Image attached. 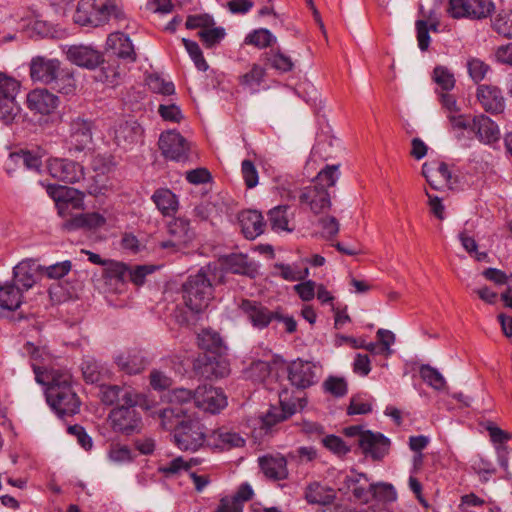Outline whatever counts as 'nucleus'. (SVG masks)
<instances>
[{"mask_svg": "<svg viewBox=\"0 0 512 512\" xmlns=\"http://www.w3.org/2000/svg\"><path fill=\"white\" fill-rule=\"evenodd\" d=\"M45 392L47 403L60 418L80 411L81 401L72 387V376L67 371L52 370Z\"/></svg>", "mask_w": 512, "mask_h": 512, "instance_id": "nucleus-1", "label": "nucleus"}, {"mask_svg": "<svg viewBox=\"0 0 512 512\" xmlns=\"http://www.w3.org/2000/svg\"><path fill=\"white\" fill-rule=\"evenodd\" d=\"M210 265L191 274L182 284L181 293L185 306L193 313L205 310L214 297V287L209 277Z\"/></svg>", "mask_w": 512, "mask_h": 512, "instance_id": "nucleus-2", "label": "nucleus"}, {"mask_svg": "<svg viewBox=\"0 0 512 512\" xmlns=\"http://www.w3.org/2000/svg\"><path fill=\"white\" fill-rule=\"evenodd\" d=\"M198 346L200 349L213 354V356H204L199 358L198 362L203 363L201 367V375L207 378L214 376L215 378H222L226 376L229 369L226 364H221L217 360V356L225 353L226 346L220 334L213 329H203L197 337Z\"/></svg>", "mask_w": 512, "mask_h": 512, "instance_id": "nucleus-3", "label": "nucleus"}, {"mask_svg": "<svg viewBox=\"0 0 512 512\" xmlns=\"http://www.w3.org/2000/svg\"><path fill=\"white\" fill-rule=\"evenodd\" d=\"M158 148L166 161L185 163L190 157V144L176 130H167L160 134Z\"/></svg>", "mask_w": 512, "mask_h": 512, "instance_id": "nucleus-4", "label": "nucleus"}, {"mask_svg": "<svg viewBox=\"0 0 512 512\" xmlns=\"http://www.w3.org/2000/svg\"><path fill=\"white\" fill-rule=\"evenodd\" d=\"M494 10L492 0H449L447 13L453 19L482 20Z\"/></svg>", "mask_w": 512, "mask_h": 512, "instance_id": "nucleus-5", "label": "nucleus"}, {"mask_svg": "<svg viewBox=\"0 0 512 512\" xmlns=\"http://www.w3.org/2000/svg\"><path fill=\"white\" fill-rule=\"evenodd\" d=\"M46 192L55 202L58 214L62 217L69 215L71 210L83 208L84 193L78 189L58 184H48Z\"/></svg>", "mask_w": 512, "mask_h": 512, "instance_id": "nucleus-6", "label": "nucleus"}, {"mask_svg": "<svg viewBox=\"0 0 512 512\" xmlns=\"http://www.w3.org/2000/svg\"><path fill=\"white\" fill-rule=\"evenodd\" d=\"M238 308L252 327L258 330L267 328L275 321V318L281 317V308L270 310L262 302L256 300L242 299Z\"/></svg>", "mask_w": 512, "mask_h": 512, "instance_id": "nucleus-7", "label": "nucleus"}, {"mask_svg": "<svg viewBox=\"0 0 512 512\" xmlns=\"http://www.w3.org/2000/svg\"><path fill=\"white\" fill-rule=\"evenodd\" d=\"M108 418L113 431L123 435L139 433L143 426L141 415L136 406L128 404L112 409Z\"/></svg>", "mask_w": 512, "mask_h": 512, "instance_id": "nucleus-8", "label": "nucleus"}, {"mask_svg": "<svg viewBox=\"0 0 512 512\" xmlns=\"http://www.w3.org/2000/svg\"><path fill=\"white\" fill-rule=\"evenodd\" d=\"M176 446L183 451H197L204 446V426L197 419L187 420L173 434Z\"/></svg>", "mask_w": 512, "mask_h": 512, "instance_id": "nucleus-9", "label": "nucleus"}, {"mask_svg": "<svg viewBox=\"0 0 512 512\" xmlns=\"http://www.w3.org/2000/svg\"><path fill=\"white\" fill-rule=\"evenodd\" d=\"M287 379L292 387L305 390L319 381V368L311 361L296 359L286 368Z\"/></svg>", "mask_w": 512, "mask_h": 512, "instance_id": "nucleus-10", "label": "nucleus"}, {"mask_svg": "<svg viewBox=\"0 0 512 512\" xmlns=\"http://www.w3.org/2000/svg\"><path fill=\"white\" fill-rule=\"evenodd\" d=\"M168 234L170 239L161 241L159 247L171 249L173 252H180L187 248L194 239V232L190 228V221L182 217L175 218L169 223Z\"/></svg>", "mask_w": 512, "mask_h": 512, "instance_id": "nucleus-11", "label": "nucleus"}, {"mask_svg": "<svg viewBox=\"0 0 512 512\" xmlns=\"http://www.w3.org/2000/svg\"><path fill=\"white\" fill-rule=\"evenodd\" d=\"M46 167L49 175L58 181L74 184L84 178L83 166L71 159L50 158Z\"/></svg>", "mask_w": 512, "mask_h": 512, "instance_id": "nucleus-12", "label": "nucleus"}, {"mask_svg": "<svg viewBox=\"0 0 512 512\" xmlns=\"http://www.w3.org/2000/svg\"><path fill=\"white\" fill-rule=\"evenodd\" d=\"M358 446L365 457L382 461L389 454L391 441L380 432L366 430L358 439Z\"/></svg>", "mask_w": 512, "mask_h": 512, "instance_id": "nucleus-13", "label": "nucleus"}, {"mask_svg": "<svg viewBox=\"0 0 512 512\" xmlns=\"http://www.w3.org/2000/svg\"><path fill=\"white\" fill-rule=\"evenodd\" d=\"M94 123L92 120L80 116L72 119L69 123L68 141L70 150L82 152L92 143V130Z\"/></svg>", "mask_w": 512, "mask_h": 512, "instance_id": "nucleus-14", "label": "nucleus"}, {"mask_svg": "<svg viewBox=\"0 0 512 512\" xmlns=\"http://www.w3.org/2000/svg\"><path fill=\"white\" fill-rule=\"evenodd\" d=\"M59 97L46 88H36L27 94L26 105L33 114L47 116L58 108Z\"/></svg>", "mask_w": 512, "mask_h": 512, "instance_id": "nucleus-15", "label": "nucleus"}, {"mask_svg": "<svg viewBox=\"0 0 512 512\" xmlns=\"http://www.w3.org/2000/svg\"><path fill=\"white\" fill-rule=\"evenodd\" d=\"M60 65L58 59L35 56L30 62V77L34 82L50 85L56 79V74L60 73Z\"/></svg>", "mask_w": 512, "mask_h": 512, "instance_id": "nucleus-16", "label": "nucleus"}, {"mask_svg": "<svg viewBox=\"0 0 512 512\" xmlns=\"http://www.w3.org/2000/svg\"><path fill=\"white\" fill-rule=\"evenodd\" d=\"M279 403L280 407L272 406L261 418L263 427L270 429L296 412V401L290 398L287 388L279 392Z\"/></svg>", "mask_w": 512, "mask_h": 512, "instance_id": "nucleus-17", "label": "nucleus"}, {"mask_svg": "<svg viewBox=\"0 0 512 512\" xmlns=\"http://www.w3.org/2000/svg\"><path fill=\"white\" fill-rule=\"evenodd\" d=\"M195 406L206 412L216 414L227 406V397L220 388L212 386L198 387L196 389Z\"/></svg>", "mask_w": 512, "mask_h": 512, "instance_id": "nucleus-18", "label": "nucleus"}, {"mask_svg": "<svg viewBox=\"0 0 512 512\" xmlns=\"http://www.w3.org/2000/svg\"><path fill=\"white\" fill-rule=\"evenodd\" d=\"M471 131L481 143L492 147H495L501 138L498 124L483 113L473 117Z\"/></svg>", "mask_w": 512, "mask_h": 512, "instance_id": "nucleus-19", "label": "nucleus"}, {"mask_svg": "<svg viewBox=\"0 0 512 512\" xmlns=\"http://www.w3.org/2000/svg\"><path fill=\"white\" fill-rule=\"evenodd\" d=\"M370 486L371 483L366 474L352 470L349 475L345 476L339 490L345 493L351 492L355 502L366 504L371 500Z\"/></svg>", "mask_w": 512, "mask_h": 512, "instance_id": "nucleus-20", "label": "nucleus"}, {"mask_svg": "<svg viewBox=\"0 0 512 512\" xmlns=\"http://www.w3.org/2000/svg\"><path fill=\"white\" fill-rule=\"evenodd\" d=\"M114 362L118 370L127 375L140 374L149 364L144 351L137 348L120 352L115 356Z\"/></svg>", "mask_w": 512, "mask_h": 512, "instance_id": "nucleus-21", "label": "nucleus"}, {"mask_svg": "<svg viewBox=\"0 0 512 512\" xmlns=\"http://www.w3.org/2000/svg\"><path fill=\"white\" fill-rule=\"evenodd\" d=\"M299 203L309 206L314 214H319L330 208L331 200L328 190L323 186H307L299 191Z\"/></svg>", "mask_w": 512, "mask_h": 512, "instance_id": "nucleus-22", "label": "nucleus"}, {"mask_svg": "<svg viewBox=\"0 0 512 512\" xmlns=\"http://www.w3.org/2000/svg\"><path fill=\"white\" fill-rule=\"evenodd\" d=\"M101 401L105 405L136 406L138 403V394L130 386L108 385L103 386L101 390Z\"/></svg>", "mask_w": 512, "mask_h": 512, "instance_id": "nucleus-23", "label": "nucleus"}, {"mask_svg": "<svg viewBox=\"0 0 512 512\" xmlns=\"http://www.w3.org/2000/svg\"><path fill=\"white\" fill-rule=\"evenodd\" d=\"M477 100L485 112L492 115L501 114L505 109V98L500 88L494 85H479Z\"/></svg>", "mask_w": 512, "mask_h": 512, "instance_id": "nucleus-24", "label": "nucleus"}, {"mask_svg": "<svg viewBox=\"0 0 512 512\" xmlns=\"http://www.w3.org/2000/svg\"><path fill=\"white\" fill-rule=\"evenodd\" d=\"M107 51L119 59L132 63L137 59L134 46L128 35L122 32L111 33L106 41Z\"/></svg>", "mask_w": 512, "mask_h": 512, "instance_id": "nucleus-25", "label": "nucleus"}, {"mask_svg": "<svg viewBox=\"0 0 512 512\" xmlns=\"http://www.w3.org/2000/svg\"><path fill=\"white\" fill-rule=\"evenodd\" d=\"M241 232L248 240H254L264 233L266 221L261 212L257 210H244L238 216Z\"/></svg>", "mask_w": 512, "mask_h": 512, "instance_id": "nucleus-26", "label": "nucleus"}, {"mask_svg": "<svg viewBox=\"0 0 512 512\" xmlns=\"http://www.w3.org/2000/svg\"><path fill=\"white\" fill-rule=\"evenodd\" d=\"M258 464L265 477L272 481L288 477L287 461L283 456L264 455L258 458Z\"/></svg>", "mask_w": 512, "mask_h": 512, "instance_id": "nucleus-27", "label": "nucleus"}, {"mask_svg": "<svg viewBox=\"0 0 512 512\" xmlns=\"http://www.w3.org/2000/svg\"><path fill=\"white\" fill-rule=\"evenodd\" d=\"M67 56L72 63L87 69H94L104 63L102 54L87 46H71Z\"/></svg>", "mask_w": 512, "mask_h": 512, "instance_id": "nucleus-28", "label": "nucleus"}, {"mask_svg": "<svg viewBox=\"0 0 512 512\" xmlns=\"http://www.w3.org/2000/svg\"><path fill=\"white\" fill-rule=\"evenodd\" d=\"M106 224V218L98 212H88L75 215L67 219L62 227L71 232L78 229L96 230Z\"/></svg>", "mask_w": 512, "mask_h": 512, "instance_id": "nucleus-29", "label": "nucleus"}, {"mask_svg": "<svg viewBox=\"0 0 512 512\" xmlns=\"http://www.w3.org/2000/svg\"><path fill=\"white\" fill-rule=\"evenodd\" d=\"M159 417L162 427L165 430L173 431V434L187 420L192 419L185 407L172 406L170 404L161 410Z\"/></svg>", "mask_w": 512, "mask_h": 512, "instance_id": "nucleus-30", "label": "nucleus"}, {"mask_svg": "<svg viewBox=\"0 0 512 512\" xmlns=\"http://www.w3.org/2000/svg\"><path fill=\"white\" fill-rule=\"evenodd\" d=\"M335 499V490L330 487L323 486L319 482H312L305 488V500L309 504L327 506L331 505Z\"/></svg>", "mask_w": 512, "mask_h": 512, "instance_id": "nucleus-31", "label": "nucleus"}, {"mask_svg": "<svg viewBox=\"0 0 512 512\" xmlns=\"http://www.w3.org/2000/svg\"><path fill=\"white\" fill-rule=\"evenodd\" d=\"M151 199L164 216H171L178 210L177 196L168 188L155 190Z\"/></svg>", "mask_w": 512, "mask_h": 512, "instance_id": "nucleus-32", "label": "nucleus"}, {"mask_svg": "<svg viewBox=\"0 0 512 512\" xmlns=\"http://www.w3.org/2000/svg\"><path fill=\"white\" fill-rule=\"evenodd\" d=\"M212 437L215 439L213 446L220 450H230L233 448L243 447L245 445V439L237 432L229 431L224 428H220L213 432ZM208 446H212L210 442Z\"/></svg>", "mask_w": 512, "mask_h": 512, "instance_id": "nucleus-33", "label": "nucleus"}, {"mask_svg": "<svg viewBox=\"0 0 512 512\" xmlns=\"http://www.w3.org/2000/svg\"><path fill=\"white\" fill-rule=\"evenodd\" d=\"M22 293L23 290L13 282L0 286V307L15 311L22 303Z\"/></svg>", "mask_w": 512, "mask_h": 512, "instance_id": "nucleus-34", "label": "nucleus"}, {"mask_svg": "<svg viewBox=\"0 0 512 512\" xmlns=\"http://www.w3.org/2000/svg\"><path fill=\"white\" fill-rule=\"evenodd\" d=\"M288 205H278L270 209L267 213L268 221L271 229L275 232H293L295 227L290 226V219L288 215Z\"/></svg>", "mask_w": 512, "mask_h": 512, "instance_id": "nucleus-35", "label": "nucleus"}, {"mask_svg": "<svg viewBox=\"0 0 512 512\" xmlns=\"http://www.w3.org/2000/svg\"><path fill=\"white\" fill-rule=\"evenodd\" d=\"M142 129L136 123L124 122L119 124L115 130V141L117 145L127 148L137 143L141 137Z\"/></svg>", "mask_w": 512, "mask_h": 512, "instance_id": "nucleus-36", "label": "nucleus"}, {"mask_svg": "<svg viewBox=\"0 0 512 512\" xmlns=\"http://www.w3.org/2000/svg\"><path fill=\"white\" fill-rule=\"evenodd\" d=\"M81 371L86 383L98 384L103 381L107 369L92 357H86L81 363Z\"/></svg>", "mask_w": 512, "mask_h": 512, "instance_id": "nucleus-37", "label": "nucleus"}, {"mask_svg": "<svg viewBox=\"0 0 512 512\" xmlns=\"http://www.w3.org/2000/svg\"><path fill=\"white\" fill-rule=\"evenodd\" d=\"M262 60L264 61L265 65L281 73L290 72L294 67L292 59L281 52L280 49H271L270 51L263 53Z\"/></svg>", "mask_w": 512, "mask_h": 512, "instance_id": "nucleus-38", "label": "nucleus"}, {"mask_svg": "<svg viewBox=\"0 0 512 512\" xmlns=\"http://www.w3.org/2000/svg\"><path fill=\"white\" fill-rule=\"evenodd\" d=\"M9 162L14 165H23L28 170L40 172L42 167L41 157L29 150H23L12 152L9 155Z\"/></svg>", "mask_w": 512, "mask_h": 512, "instance_id": "nucleus-39", "label": "nucleus"}, {"mask_svg": "<svg viewBox=\"0 0 512 512\" xmlns=\"http://www.w3.org/2000/svg\"><path fill=\"white\" fill-rule=\"evenodd\" d=\"M50 85L52 89L64 95L73 94L76 90L73 72L66 68H60V73L56 74V79Z\"/></svg>", "mask_w": 512, "mask_h": 512, "instance_id": "nucleus-40", "label": "nucleus"}, {"mask_svg": "<svg viewBox=\"0 0 512 512\" xmlns=\"http://www.w3.org/2000/svg\"><path fill=\"white\" fill-rule=\"evenodd\" d=\"M13 283L23 291L30 289L35 284L34 272L28 262H20L14 267Z\"/></svg>", "mask_w": 512, "mask_h": 512, "instance_id": "nucleus-41", "label": "nucleus"}, {"mask_svg": "<svg viewBox=\"0 0 512 512\" xmlns=\"http://www.w3.org/2000/svg\"><path fill=\"white\" fill-rule=\"evenodd\" d=\"M266 70L259 64H253L251 69L239 76L238 82L241 86L249 88L252 92L257 91V87L264 81Z\"/></svg>", "mask_w": 512, "mask_h": 512, "instance_id": "nucleus-42", "label": "nucleus"}, {"mask_svg": "<svg viewBox=\"0 0 512 512\" xmlns=\"http://www.w3.org/2000/svg\"><path fill=\"white\" fill-rule=\"evenodd\" d=\"M94 9L95 0H80L74 15L75 22L82 26H92V20L97 18Z\"/></svg>", "mask_w": 512, "mask_h": 512, "instance_id": "nucleus-43", "label": "nucleus"}, {"mask_svg": "<svg viewBox=\"0 0 512 512\" xmlns=\"http://www.w3.org/2000/svg\"><path fill=\"white\" fill-rule=\"evenodd\" d=\"M200 41L206 49H212L216 47L225 38L226 32L223 27H210L204 30H200L197 33Z\"/></svg>", "mask_w": 512, "mask_h": 512, "instance_id": "nucleus-44", "label": "nucleus"}, {"mask_svg": "<svg viewBox=\"0 0 512 512\" xmlns=\"http://www.w3.org/2000/svg\"><path fill=\"white\" fill-rule=\"evenodd\" d=\"M275 42L276 37L265 28L254 30L245 38V44H250L260 49L270 47Z\"/></svg>", "mask_w": 512, "mask_h": 512, "instance_id": "nucleus-45", "label": "nucleus"}, {"mask_svg": "<svg viewBox=\"0 0 512 512\" xmlns=\"http://www.w3.org/2000/svg\"><path fill=\"white\" fill-rule=\"evenodd\" d=\"M20 82L4 72H0V100H16Z\"/></svg>", "mask_w": 512, "mask_h": 512, "instance_id": "nucleus-46", "label": "nucleus"}, {"mask_svg": "<svg viewBox=\"0 0 512 512\" xmlns=\"http://www.w3.org/2000/svg\"><path fill=\"white\" fill-rule=\"evenodd\" d=\"M419 374L422 380L435 390H441L446 385V381L442 374L429 364L421 365Z\"/></svg>", "mask_w": 512, "mask_h": 512, "instance_id": "nucleus-47", "label": "nucleus"}, {"mask_svg": "<svg viewBox=\"0 0 512 512\" xmlns=\"http://www.w3.org/2000/svg\"><path fill=\"white\" fill-rule=\"evenodd\" d=\"M129 266L123 262L108 260L104 271V278L116 282H125L128 277Z\"/></svg>", "mask_w": 512, "mask_h": 512, "instance_id": "nucleus-48", "label": "nucleus"}, {"mask_svg": "<svg viewBox=\"0 0 512 512\" xmlns=\"http://www.w3.org/2000/svg\"><path fill=\"white\" fill-rule=\"evenodd\" d=\"M493 30L506 38H512V11H501L492 20Z\"/></svg>", "mask_w": 512, "mask_h": 512, "instance_id": "nucleus-49", "label": "nucleus"}, {"mask_svg": "<svg viewBox=\"0 0 512 512\" xmlns=\"http://www.w3.org/2000/svg\"><path fill=\"white\" fill-rule=\"evenodd\" d=\"M433 81L444 91H451L455 87L454 74L445 66H436L432 74Z\"/></svg>", "mask_w": 512, "mask_h": 512, "instance_id": "nucleus-50", "label": "nucleus"}, {"mask_svg": "<svg viewBox=\"0 0 512 512\" xmlns=\"http://www.w3.org/2000/svg\"><path fill=\"white\" fill-rule=\"evenodd\" d=\"M321 443L329 452L338 457H344L351 451V448L344 442V440L334 434L322 437Z\"/></svg>", "mask_w": 512, "mask_h": 512, "instance_id": "nucleus-51", "label": "nucleus"}, {"mask_svg": "<svg viewBox=\"0 0 512 512\" xmlns=\"http://www.w3.org/2000/svg\"><path fill=\"white\" fill-rule=\"evenodd\" d=\"M196 401V390L175 388L168 392V402L172 406L184 407V405Z\"/></svg>", "mask_w": 512, "mask_h": 512, "instance_id": "nucleus-52", "label": "nucleus"}, {"mask_svg": "<svg viewBox=\"0 0 512 512\" xmlns=\"http://www.w3.org/2000/svg\"><path fill=\"white\" fill-rule=\"evenodd\" d=\"M182 43L186 48L190 58L193 60L196 68L199 71L205 72L208 70L209 65L206 62L202 50L200 49L197 42L192 41L190 39L183 38Z\"/></svg>", "mask_w": 512, "mask_h": 512, "instance_id": "nucleus-53", "label": "nucleus"}, {"mask_svg": "<svg viewBox=\"0 0 512 512\" xmlns=\"http://www.w3.org/2000/svg\"><path fill=\"white\" fill-rule=\"evenodd\" d=\"M488 431L491 441L495 444H500V447L498 448L500 465L504 468H507L508 461L501 453L506 449L502 445L510 438V435L497 426H489Z\"/></svg>", "mask_w": 512, "mask_h": 512, "instance_id": "nucleus-54", "label": "nucleus"}, {"mask_svg": "<svg viewBox=\"0 0 512 512\" xmlns=\"http://www.w3.org/2000/svg\"><path fill=\"white\" fill-rule=\"evenodd\" d=\"M371 499H377L384 502H391L396 499V492L391 484L371 483Z\"/></svg>", "mask_w": 512, "mask_h": 512, "instance_id": "nucleus-55", "label": "nucleus"}, {"mask_svg": "<svg viewBox=\"0 0 512 512\" xmlns=\"http://www.w3.org/2000/svg\"><path fill=\"white\" fill-rule=\"evenodd\" d=\"M20 112V107L16 100H0V120L9 125L14 122Z\"/></svg>", "mask_w": 512, "mask_h": 512, "instance_id": "nucleus-56", "label": "nucleus"}, {"mask_svg": "<svg viewBox=\"0 0 512 512\" xmlns=\"http://www.w3.org/2000/svg\"><path fill=\"white\" fill-rule=\"evenodd\" d=\"M225 265L234 274H247L249 265L243 254H231L225 258Z\"/></svg>", "mask_w": 512, "mask_h": 512, "instance_id": "nucleus-57", "label": "nucleus"}, {"mask_svg": "<svg viewBox=\"0 0 512 512\" xmlns=\"http://www.w3.org/2000/svg\"><path fill=\"white\" fill-rule=\"evenodd\" d=\"M147 85L155 93L172 95L175 92L174 84L172 82H166L158 75H150L147 79Z\"/></svg>", "mask_w": 512, "mask_h": 512, "instance_id": "nucleus-58", "label": "nucleus"}, {"mask_svg": "<svg viewBox=\"0 0 512 512\" xmlns=\"http://www.w3.org/2000/svg\"><path fill=\"white\" fill-rule=\"evenodd\" d=\"M215 25L214 18L207 14L189 15L186 19L185 26L189 30L200 28L201 30L210 28Z\"/></svg>", "mask_w": 512, "mask_h": 512, "instance_id": "nucleus-59", "label": "nucleus"}, {"mask_svg": "<svg viewBox=\"0 0 512 512\" xmlns=\"http://www.w3.org/2000/svg\"><path fill=\"white\" fill-rule=\"evenodd\" d=\"M72 269L70 260L55 263L44 268V275L49 279L59 280L65 277Z\"/></svg>", "mask_w": 512, "mask_h": 512, "instance_id": "nucleus-60", "label": "nucleus"}, {"mask_svg": "<svg viewBox=\"0 0 512 512\" xmlns=\"http://www.w3.org/2000/svg\"><path fill=\"white\" fill-rule=\"evenodd\" d=\"M338 165H326L318 174L317 181L318 186H323L326 189L333 187L338 179Z\"/></svg>", "mask_w": 512, "mask_h": 512, "instance_id": "nucleus-61", "label": "nucleus"}, {"mask_svg": "<svg viewBox=\"0 0 512 512\" xmlns=\"http://www.w3.org/2000/svg\"><path fill=\"white\" fill-rule=\"evenodd\" d=\"M241 172L247 188H254L258 184V171L251 160L245 159L242 161Z\"/></svg>", "mask_w": 512, "mask_h": 512, "instance_id": "nucleus-62", "label": "nucleus"}, {"mask_svg": "<svg viewBox=\"0 0 512 512\" xmlns=\"http://www.w3.org/2000/svg\"><path fill=\"white\" fill-rule=\"evenodd\" d=\"M467 68L469 75L473 79V81L475 83H479L485 78L489 70V65H487L480 59L473 58L468 61Z\"/></svg>", "mask_w": 512, "mask_h": 512, "instance_id": "nucleus-63", "label": "nucleus"}, {"mask_svg": "<svg viewBox=\"0 0 512 512\" xmlns=\"http://www.w3.org/2000/svg\"><path fill=\"white\" fill-rule=\"evenodd\" d=\"M326 391L335 397H343L347 394V382L343 378L330 376L325 382Z\"/></svg>", "mask_w": 512, "mask_h": 512, "instance_id": "nucleus-64", "label": "nucleus"}]
</instances>
